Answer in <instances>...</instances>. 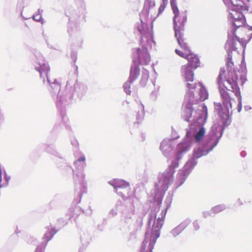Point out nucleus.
<instances>
[{"mask_svg":"<svg viewBox=\"0 0 252 252\" xmlns=\"http://www.w3.org/2000/svg\"><path fill=\"white\" fill-rule=\"evenodd\" d=\"M193 227L194 230H198L199 229V224L197 220H195L192 223Z\"/></svg>","mask_w":252,"mask_h":252,"instance_id":"a878e982","label":"nucleus"},{"mask_svg":"<svg viewBox=\"0 0 252 252\" xmlns=\"http://www.w3.org/2000/svg\"><path fill=\"white\" fill-rule=\"evenodd\" d=\"M44 149L47 152L51 154L56 155L58 154L55 149V146L53 144H51L50 145L46 144L45 145Z\"/></svg>","mask_w":252,"mask_h":252,"instance_id":"6ab92c4d","label":"nucleus"},{"mask_svg":"<svg viewBox=\"0 0 252 252\" xmlns=\"http://www.w3.org/2000/svg\"><path fill=\"white\" fill-rule=\"evenodd\" d=\"M108 183L113 187L114 191L116 193L123 194L122 192H120V189H123L129 186V183L128 182L120 179H113L109 181Z\"/></svg>","mask_w":252,"mask_h":252,"instance_id":"ddd939ff","label":"nucleus"},{"mask_svg":"<svg viewBox=\"0 0 252 252\" xmlns=\"http://www.w3.org/2000/svg\"><path fill=\"white\" fill-rule=\"evenodd\" d=\"M232 111H218V118L214 122L207 135L204 138L206 130L202 126L208 117L207 111H184L183 119L188 122L197 121L199 126L191 125L187 129L186 136L183 142L177 145L176 158L163 172L158 176L152 194L158 206L161 204L163 197L174 181L175 169L179 165V161L189 149L191 141L194 139L198 145L194 149L192 157L186 163L182 169L179 170L175 185L177 188L183 185L196 165L197 159L207 155L217 145L226 126L231 123Z\"/></svg>","mask_w":252,"mask_h":252,"instance_id":"f257e3e1","label":"nucleus"},{"mask_svg":"<svg viewBox=\"0 0 252 252\" xmlns=\"http://www.w3.org/2000/svg\"><path fill=\"white\" fill-rule=\"evenodd\" d=\"M144 115V111H137L136 115L137 123H139L143 119Z\"/></svg>","mask_w":252,"mask_h":252,"instance_id":"4be33fe9","label":"nucleus"},{"mask_svg":"<svg viewBox=\"0 0 252 252\" xmlns=\"http://www.w3.org/2000/svg\"><path fill=\"white\" fill-rule=\"evenodd\" d=\"M71 144L75 147L77 148L78 146V141L76 139H73L71 141Z\"/></svg>","mask_w":252,"mask_h":252,"instance_id":"cd10ccee","label":"nucleus"},{"mask_svg":"<svg viewBox=\"0 0 252 252\" xmlns=\"http://www.w3.org/2000/svg\"><path fill=\"white\" fill-rule=\"evenodd\" d=\"M75 183V197L73 201V205L75 206L79 204L81 200L82 195L87 192V183L84 184L74 183Z\"/></svg>","mask_w":252,"mask_h":252,"instance_id":"9b49d317","label":"nucleus"},{"mask_svg":"<svg viewBox=\"0 0 252 252\" xmlns=\"http://www.w3.org/2000/svg\"><path fill=\"white\" fill-rule=\"evenodd\" d=\"M237 41H234V47L230 49H228L225 46L228 53V58L226 65L228 68L227 72L223 69H220L218 78V84L220 86L223 85L226 89H230L233 91L239 89L238 85V76L236 72L233 69L234 63L232 62V56L231 54L233 51H235Z\"/></svg>","mask_w":252,"mask_h":252,"instance_id":"7ed1b4c3","label":"nucleus"},{"mask_svg":"<svg viewBox=\"0 0 252 252\" xmlns=\"http://www.w3.org/2000/svg\"><path fill=\"white\" fill-rule=\"evenodd\" d=\"M62 115L63 116V121L64 123H66L68 121V119L65 118V116L63 114H62Z\"/></svg>","mask_w":252,"mask_h":252,"instance_id":"72a5a7b5","label":"nucleus"},{"mask_svg":"<svg viewBox=\"0 0 252 252\" xmlns=\"http://www.w3.org/2000/svg\"><path fill=\"white\" fill-rule=\"evenodd\" d=\"M183 230L180 228V227L178 225L174 228L172 229L170 231V234L174 237L177 236L179 235Z\"/></svg>","mask_w":252,"mask_h":252,"instance_id":"aec40b11","label":"nucleus"},{"mask_svg":"<svg viewBox=\"0 0 252 252\" xmlns=\"http://www.w3.org/2000/svg\"><path fill=\"white\" fill-rule=\"evenodd\" d=\"M122 206V201H117L114 207L110 210L108 213L110 217H114L117 215L118 211H120L121 207Z\"/></svg>","mask_w":252,"mask_h":252,"instance_id":"f3484780","label":"nucleus"},{"mask_svg":"<svg viewBox=\"0 0 252 252\" xmlns=\"http://www.w3.org/2000/svg\"><path fill=\"white\" fill-rule=\"evenodd\" d=\"M174 140L169 139H163L160 143V149L163 155L166 158H169L173 149Z\"/></svg>","mask_w":252,"mask_h":252,"instance_id":"f8f14e48","label":"nucleus"},{"mask_svg":"<svg viewBox=\"0 0 252 252\" xmlns=\"http://www.w3.org/2000/svg\"><path fill=\"white\" fill-rule=\"evenodd\" d=\"M82 209L81 207L75 205L71 206L65 213V216L68 220H76L82 213Z\"/></svg>","mask_w":252,"mask_h":252,"instance_id":"4468645a","label":"nucleus"},{"mask_svg":"<svg viewBox=\"0 0 252 252\" xmlns=\"http://www.w3.org/2000/svg\"><path fill=\"white\" fill-rule=\"evenodd\" d=\"M241 155H242V156H244V154H243V153H241Z\"/></svg>","mask_w":252,"mask_h":252,"instance_id":"ea45409f","label":"nucleus"},{"mask_svg":"<svg viewBox=\"0 0 252 252\" xmlns=\"http://www.w3.org/2000/svg\"><path fill=\"white\" fill-rule=\"evenodd\" d=\"M138 201V199H133L125 201L122 203L121 207V214L122 219L120 224V229L123 231H126L130 229V225L132 222V216L135 211V204Z\"/></svg>","mask_w":252,"mask_h":252,"instance_id":"423d86ee","label":"nucleus"},{"mask_svg":"<svg viewBox=\"0 0 252 252\" xmlns=\"http://www.w3.org/2000/svg\"><path fill=\"white\" fill-rule=\"evenodd\" d=\"M243 9H231L230 11V18L234 28L228 32V38L225 47L228 49L234 48V41L238 42L245 48L247 44L252 38V35L247 32L250 29L244 27L246 19L242 12Z\"/></svg>","mask_w":252,"mask_h":252,"instance_id":"f03ea898","label":"nucleus"},{"mask_svg":"<svg viewBox=\"0 0 252 252\" xmlns=\"http://www.w3.org/2000/svg\"><path fill=\"white\" fill-rule=\"evenodd\" d=\"M38 252V250H37V252Z\"/></svg>","mask_w":252,"mask_h":252,"instance_id":"37998d69","label":"nucleus"},{"mask_svg":"<svg viewBox=\"0 0 252 252\" xmlns=\"http://www.w3.org/2000/svg\"><path fill=\"white\" fill-rule=\"evenodd\" d=\"M74 157L75 159L74 161V168L72 169L73 179L74 183L83 184L87 183L84 172L86 166V157L84 154L79 151L74 154Z\"/></svg>","mask_w":252,"mask_h":252,"instance_id":"0eeeda50","label":"nucleus"},{"mask_svg":"<svg viewBox=\"0 0 252 252\" xmlns=\"http://www.w3.org/2000/svg\"><path fill=\"white\" fill-rule=\"evenodd\" d=\"M238 106L239 107V105H238ZM240 109H241V108H238V110H240Z\"/></svg>","mask_w":252,"mask_h":252,"instance_id":"79ce46f5","label":"nucleus"},{"mask_svg":"<svg viewBox=\"0 0 252 252\" xmlns=\"http://www.w3.org/2000/svg\"><path fill=\"white\" fill-rule=\"evenodd\" d=\"M165 202L167 204H169V205L170 204L171 202V198L170 196L167 197L165 200ZM169 205H167V208L166 209L169 207Z\"/></svg>","mask_w":252,"mask_h":252,"instance_id":"c85d7f7f","label":"nucleus"},{"mask_svg":"<svg viewBox=\"0 0 252 252\" xmlns=\"http://www.w3.org/2000/svg\"><path fill=\"white\" fill-rule=\"evenodd\" d=\"M200 87L199 92L200 100H192L188 102L186 106V109L188 110H207L206 106L202 102L208 99L209 94L202 84H200Z\"/></svg>","mask_w":252,"mask_h":252,"instance_id":"6e6552de","label":"nucleus"},{"mask_svg":"<svg viewBox=\"0 0 252 252\" xmlns=\"http://www.w3.org/2000/svg\"><path fill=\"white\" fill-rule=\"evenodd\" d=\"M82 213H84L87 216H91L93 214V210L91 206H89V208L86 210H82Z\"/></svg>","mask_w":252,"mask_h":252,"instance_id":"393cba45","label":"nucleus"},{"mask_svg":"<svg viewBox=\"0 0 252 252\" xmlns=\"http://www.w3.org/2000/svg\"><path fill=\"white\" fill-rule=\"evenodd\" d=\"M67 223V221L66 219H64L63 218H60L58 220L57 225L62 227L64 225H65Z\"/></svg>","mask_w":252,"mask_h":252,"instance_id":"5701e85b","label":"nucleus"},{"mask_svg":"<svg viewBox=\"0 0 252 252\" xmlns=\"http://www.w3.org/2000/svg\"><path fill=\"white\" fill-rule=\"evenodd\" d=\"M165 3H168V0H162V2Z\"/></svg>","mask_w":252,"mask_h":252,"instance_id":"c9c22d12","label":"nucleus"},{"mask_svg":"<svg viewBox=\"0 0 252 252\" xmlns=\"http://www.w3.org/2000/svg\"><path fill=\"white\" fill-rule=\"evenodd\" d=\"M30 239H31V241H28V243L29 244H32L34 242L36 241V239H34V238L32 237V238H30Z\"/></svg>","mask_w":252,"mask_h":252,"instance_id":"473e14b6","label":"nucleus"},{"mask_svg":"<svg viewBox=\"0 0 252 252\" xmlns=\"http://www.w3.org/2000/svg\"><path fill=\"white\" fill-rule=\"evenodd\" d=\"M187 85H188V87L189 89H194L195 88V85L190 84L189 83H188L187 84Z\"/></svg>","mask_w":252,"mask_h":252,"instance_id":"2f4dec72","label":"nucleus"},{"mask_svg":"<svg viewBox=\"0 0 252 252\" xmlns=\"http://www.w3.org/2000/svg\"><path fill=\"white\" fill-rule=\"evenodd\" d=\"M184 43L186 47H183L179 45L182 50L176 49L175 52L177 55L188 61V63L183 65L181 71L187 82H192L194 78L193 69H195L199 66L200 62L198 56L190 50L188 42L185 41Z\"/></svg>","mask_w":252,"mask_h":252,"instance_id":"20e7f679","label":"nucleus"},{"mask_svg":"<svg viewBox=\"0 0 252 252\" xmlns=\"http://www.w3.org/2000/svg\"><path fill=\"white\" fill-rule=\"evenodd\" d=\"M191 222V220L189 219H187L183 221L178 226L183 231Z\"/></svg>","mask_w":252,"mask_h":252,"instance_id":"412c9836","label":"nucleus"},{"mask_svg":"<svg viewBox=\"0 0 252 252\" xmlns=\"http://www.w3.org/2000/svg\"><path fill=\"white\" fill-rule=\"evenodd\" d=\"M39 72L41 77L43 75L46 76L47 81L50 83L51 87L53 90L59 91L60 90L61 84L54 78V75L50 72V67L48 64L44 63L41 65Z\"/></svg>","mask_w":252,"mask_h":252,"instance_id":"1a4fd4ad","label":"nucleus"},{"mask_svg":"<svg viewBox=\"0 0 252 252\" xmlns=\"http://www.w3.org/2000/svg\"><path fill=\"white\" fill-rule=\"evenodd\" d=\"M172 134L173 135V137H172V138L171 139H172L173 140V139H176L178 138L179 137V136H177L176 135V131H174V130H172Z\"/></svg>","mask_w":252,"mask_h":252,"instance_id":"c756f323","label":"nucleus"},{"mask_svg":"<svg viewBox=\"0 0 252 252\" xmlns=\"http://www.w3.org/2000/svg\"><path fill=\"white\" fill-rule=\"evenodd\" d=\"M241 155H242V156H244V154H243V153H241Z\"/></svg>","mask_w":252,"mask_h":252,"instance_id":"58836bf2","label":"nucleus"},{"mask_svg":"<svg viewBox=\"0 0 252 252\" xmlns=\"http://www.w3.org/2000/svg\"><path fill=\"white\" fill-rule=\"evenodd\" d=\"M236 56H239V54H238V53H237V52H236Z\"/></svg>","mask_w":252,"mask_h":252,"instance_id":"4c0bfd02","label":"nucleus"},{"mask_svg":"<svg viewBox=\"0 0 252 252\" xmlns=\"http://www.w3.org/2000/svg\"><path fill=\"white\" fill-rule=\"evenodd\" d=\"M126 92L127 94H130V91L129 89L126 90Z\"/></svg>","mask_w":252,"mask_h":252,"instance_id":"f704fd0d","label":"nucleus"},{"mask_svg":"<svg viewBox=\"0 0 252 252\" xmlns=\"http://www.w3.org/2000/svg\"><path fill=\"white\" fill-rule=\"evenodd\" d=\"M120 190V192H122L123 194H117L124 200H126L125 201L132 200L134 198L137 199V198L135 197L134 191L131 190L130 186L128 187H126L123 189H121Z\"/></svg>","mask_w":252,"mask_h":252,"instance_id":"2eb2a0df","label":"nucleus"},{"mask_svg":"<svg viewBox=\"0 0 252 252\" xmlns=\"http://www.w3.org/2000/svg\"><path fill=\"white\" fill-rule=\"evenodd\" d=\"M236 205L237 206H241V205H243V203L240 198H238L237 200V201L236 202Z\"/></svg>","mask_w":252,"mask_h":252,"instance_id":"7c9ffc66","label":"nucleus"},{"mask_svg":"<svg viewBox=\"0 0 252 252\" xmlns=\"http://www.w3.org/2000/svg\"><path fill=\"white\" fill-rule=\"evenodd\" d=\"M46 229V231L42 238V242L37 246L35 252L38 250V252H44L47 243L52 239L58 231L51 224L47 226Z\"/></svg>","mask_w":252,"mask_h":252,"instance_id":"9d476101","label":"nucleus"},{"mask_svg":"<svg viewBox=\"0 0 252 252\" xmlns=\"http://www.w3.org/2000/svg\"><path fill=\"white\" fill-rule=\"evenodd\" d=\"M226 209V206L224 204H220L212 207L211 212L214 215L218 214Z\"/></svg>","mask_w":252,"mask_h":252,"instance_id":"a211bd4d","label":"nucleus"},{"mask_svg":"<svg viewBox=\"0 0 252 252\" xmlns=\"http://www.w3.org/2000/svg\"><path fill=\"white\" fill-rule=\"evenodd\" d=\"M223 1L230 10L231 9H243V2L241 0H223Z\"/></svg>","mask_w":252,"mask_h":252,"instance_id":"dca6fc26","label":"nucleus"},{"mask_svg":"<svg viewBox=\"0 0 252 252\" xmlns=\"http://www.w3.org/2000/svg\"><path fill=\"white\" fill-rule=\"evenodd\" d=\"M15 233H18V230H15Z\"/></svg>","mask_w":252,"mask_h":252,"instance_id":"a19ab883","label":"nucleus"},{"mask_svg":"<svg viewBox=\"0 0 252 252\" xmlns=\"http://www.w3.org/2000/svg\"><path fill=\"white\" fill-rule=\"evenodd\" d=\"M140 51V49L139 48H138V49H137V52H138V53H139V52Z\"/></svg>","mask_w":252,"mask_h":252,"instance_id":"e433bc0d","label":"nucleus"},{"mask_svg":"<svg viewBox=\"0 0 252 252\" xmlns=\"http://www.w3.org/2000/svg\"><path fill=\"white\" fill-rule=\"evenodd\" d=\"M167 4L168 3H163V2L161 3L160 6L158 8V15H159L163 13V12L165 10L166 6H167Z\"/></svg>","mask_w":252,"mask_h":252,"instance_id":"b1692460","label":"nucleus"},{"mask_svg":"<svg viewBox=\"0 0 252 252\" xmlns=\"http://www.w3.org/2000/svg\"><path fill=\"white\" fill-rule=\"evenodd\" d=\"M212 213L210 211H204L203 212L202 215L203 217L205 218H206L209 216H211L212 215Z\"/></svg>","mask_w":252,"mask_h":252,"instance_id":"bb28decb","label":"nucleus"},{"mask_svg":"<svg viewBox=\"0 0 252 252\" xmlns=\"http://www.w3.org/2000/svg\"><path fill=\"white\" fill-rule=\"evenodd\" d=\"M176 0H171V6L174 14L173 23L175 36L177 39L178 45H181L183 47H186V44L184 42L187 41V39L185 36L184 32L187 17L186 13H180L179 12L177 6Z\"/></svg>","mask_w":252,"mask_h":252,"instance_id":"39448f33","label":"nucleus"}]
</instances>
